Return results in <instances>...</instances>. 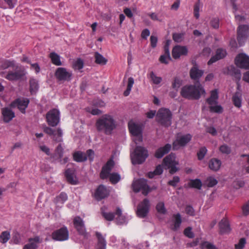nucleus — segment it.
<instances>
[{
	"label": "nucleus",
	"mask_w": 249,
	"mask_h": 249,
	"mask_svg": "<svg viewBox=\"0 0 249 249\" xmlns=\"http://www.w3.org/2000/svg\"><path fill=\"white\" fill-rule=\"evenodd\" d=\"M1 114L5 123H9L15 117V113L8 107L1 108Z\"/></svg>",
	"instance_id": "nucleus-24"
},
{
	"label": "nucleus",
	"mask_w": 249,
	"mask_h": 249,
	"mask_svg": "<svg viewBox=\"0 0 249 249\" xmlns=\"http://www.w3.org/2000/svg\"><path fill=\"white\" fill-rule=\"evenodd\" d=\"M200 248L201 249H217V248L213 244L207 241H204L201 243Z\"/></svg>",
	"instance_id": "nucleus-51"
},
{
	"label": "nucleus",
	"mask_w": 249,
	"mask_h": 249,
	"mask_svg": "<svg viewBox=\"0 0 249 249\" xmlns=\"http://www.w3.org/2000/svg\"><path fill=\"white\" fill-rule=\"evenodd\" d=\"M218 92L217 89L211 91L210 97L206 99V102L210 106L216 105L218 103Z\"/></svg>",
	"instance_id": "nucleus-30"
},
{
	"label": "nucleus",
	"mask_w": 249,
	"mask_h": 249,
	"mask_svg": "<svg viewBox=\"0 0 249 249\" xmlns=\"http://www.w3.org/2000/svg\"><path fill=\"white\" fill-rule=\"evenodd\" d=\"M148 156V151L143 147L137 146L130 157L133 164H141L144 162Z\"/></svg>",
	"instance_id": "nucleus-3"
},
{
	"label": "nucleus",
	"mask_w": 249,
	"mask_h": 249,
	"mask_svg": "<svg viewBox=\"0 0 249 249\" xmlns=\"http://www.w3.org/2000/svg\"><path fill=\"white\" fill-rule=\"evenodd\" d=\"M235 64L237 67L249 70V56L245 53L238 54L235 58Z\"/></svg>",
	"instance_id": "nucleus-13"
},
{
	"label": "nucleus",
	"mask_w": 249,
	"mask_h": 249,
	"mask_svg": "<svg viewBox=\"0 0 249 249\" xmlns=\"http://www.w3.org/2000/svg\"><path fill=\"white\" fill-rule=\"evenodd\" d=\"M69 237V232L67 227L65 226L54 231L52 233V238L55 241H64L67 240Z\"/></svg>",
	"instance_id": "nucleus-9"
},
{
	"label": "nucleus",
	"mask_w": 249,
	"mask_h": 249,
	"mask_svg": "<svg viewBox=\"0 0 249 249\" xmlns=\"http://www.w3.org/2000/svg\"><path fill=\"white\" fill-rule=\"evenodd\" d=\"M134 79L132 77L128 78L127 88L126 89L124 92V96H127L130 94V91L134 84Z\"/></svg>",
	"instance_id": "nucleus-44"
},
{
	"label": "nucleus",
	"mask_w": 249,
	"mask_h": 249,
	"mask_svg": "<svg viewBox=\"0 0 249 249\" xmlns=\"http://www.w3.org/2000/svg\"><path fill=\"white\" fill-rule=\"evenodd\" d=\"M49 57L51 59L52 63L56 66H61L62 65L60 60V56L54 52L51 53Z\"/></svg>",
	"instance_id": "nucleus-37"
},
{
	"label": "nucleus",
	"mask_w": 249,
	"mask_h": 249,
	"mask_svg": "<svg viewBox=\"0 0 249 249\" xmlns=\"http://www.w3.org/2000/svg\"><path fill=\"white\" fill-rule=\"evenodd\" d=\"M150 208V202L147 198H144L137 207V214L140 218H144L147 215Z\"/></svg>",
	"instance_id": "nucleus-10"
},
{
	"label": "nucleus",
	"mask_w": 249,
	"mask_h": 249,
	"mask_svg": "<svg viewBox=\"0 0 249 249\" xmlns=\"http://www.w3.org/2000/svg\"><path fill=\"white\" fill-rule=\"evenodd\" d=\"M94 57L95 59V62L96 64L105 65L107 62V59L98 52L95 53Z\"/></svg>",
	"instance_id": "nucleus-40"
},
{
	"label": "nucleus",
	"mask_w": 249,
	"mask_h": 249,
	"mask_svg": "<svg viewBox=\"0 0 249 249\" xmlns=\"http://www.w3.org/2000/svg\"><path fill=\"white\" fill-rule=\"evenodd\" d=\"M150 40L151 47L153 48H155L157 46V43L158 42L157 37L154 36H150Z\"/></svg>",
	"instance_id": "nucleus-64"
},
{
	"label": "nucleus",
	"mask_w": 249,
	"mask_h": 249,
	"mask_svg": "<svg viewBox=\"0 0 249 249\" xmlns=\"http://www.w3.org/2000/svg\"><path fill=\"white\" fill-rule=\"evenodd\" d=\"M109 195V191L103 185L101 184L98 186L95 190L93 196L97 201H100L107 197Z\"/></svg>",
	"instance_id": "nucleus-17"
},
{
	"label": "nucleus",
	"mask_w": 249,
	"mask_h": 249,
	"mask_svg": "<svg viewBox=\"0 0 249 249\" xmlns=\"http://www.w3.org/2000/svg\"><path fill=\"white\" fill-rule=\"evenodd\" d=\"M10 238V232L8 231L2 232L0 235V240L2 243H6Z\"/></svg>",
	"instance_id": "nucleus-50"
},
{
	"label": "nucleus",
	"mask_w": 249,
	"mask_h": 249,
	"mask_svg": "<svg viewBox=\"0 0 249 249\" xmlns=\"http://www.w3.org/2000/svg\"><path fill=\"white\" fill-rule=\"evenodd\" d=\"M68 199V196L66 193L61 192L59 196L56 197L55 202L56 204L60 203L63 204Z\"/></svg>",
	"instance_id": "nucleus-43"
},
{
	"label": "nucleus",
	"mask_w": 249,
	"mask_h": 249,
	"mask_svg": "<svg viewBox=\"0 0 249 249\" xmlns=\"http://www.w3.org/2000/svg\"><path fill=\"white\" fill-rule=\"evenodd\" d=\"M106 208L104 206L101 208V213L104 219L108 221L113 220L115 216V213L106 212Z\"/></svg>",
	"instance_id": "nucleus-36"
},
{
	"label": "nucleus",
	"mask_w": 249,
	"mask_h": 249,
	"mask_svg": "<svg viewBox=\"0 0 249 249\" xmlns=\"http://www.w3.org/2000/svg\"><path fill=\"white\" fill-rule=\"evenodd\" d=\"M60 111L56 108L49 110L46 115V122L49 125L56 126L60 122Z\"/></svg>",
	"instance_id": "nucleus-7"
},
{
	"label": "nucleus",
	"mask_w": 249,
	"mask_h": 249,
	"mask_svg": "<svg viewBox=\"0 0 249 249\" xmlns=\"http://www.w3.org/2000/svg\"><path fill=\"white\" fill-rule=\"evenodd\" d=\"M179 181L180 178L178 176H174L172 180L168 182V184L173 187H176Z\"/></svg>",
	"instance_id": "nucleus-60"
},
{
	"label": "nucleus",
	"mask_w": 249,
	"mask_h": 249,
	"mask_svg": "<svg viewBox=\"0 0 249 249\" xmlns=\"http://www.w3.org/2000/svg\"><path fill=\"white\" fill-rule=\"evenodd\" d=\"M243 214L244 215L249 214V200L245 203L242 206Z\"/></svg>",
	"instance_id": "nucleus-63"
},
{
	"label": "nucleus",
	"mask_w": 249,
	"mask_h": 249,
	"mask_svg": "<svg viewBox=\"0 0 249 249\" xmlns=\"http://www.w3.org/2000/svg\"><path fill=\"white\" fill-rule=\"evenodd\" d=\"M54 75L59 81H69L72 76L71 72L67 71L66 68L63 67L58 68L55 71Z\"/></svg>",
	"instance_id": "nucleus-12"
},
{
	"label": "nucleus",
	"mask_w": 249,
	"mask_h": 249,
	"mask_svg": "<svg viewBox=\"0 0 249 249\" xmlns=\"http://www.w3.org/2000/svg\"><path fill=\"white\" fill-rule=\"evenodd\" d=\"M156 209L157 212L161 214H165L166 212L164 204L163 202H159L156 205Z\"/></svg>",
	"instance_id": "nucleus-52"
},
{
	"label": "nucleus",
	"mask_w": 249,
	"mask_h": 249,
	"mask_svg": "<svg viewBox=\"0 0 249 249\" xmlns=\"http://www.w3.org/2000/svg\"><path fill=\"white\" fill-rule=\"evenodd\" d=\"M219 151L223 154L228 155L231 153V149L228 145L224 144L220 146Z\"/></svg>",
	"instance_id": "nucleus-55"
},
{
	"label": "nucleus",
	"mask_w": 249,
	"mask_h": 249,
	"mask_svg": "<svg viewBox=\"0 0 249 249\" xmlns=\"http://www.w3.org/2000/svg\"><path fill=\"white\" fill-rule=\"evenodd\" d=\"M227 55L226 51L222 48H219L216 50V53L213 56L208 62V65H211L217 61L224 58Z\"/></svg>",
	"instance_id": "nucleus-23"
},
{
	"label": "nucleus",
	"mask_w": 249,
	"mask_h": 249,
	"mask_svg": "<svg viewBox=\"0 0 249 249\" xmlns=\"http://www.w3.org/2000/svg\"><path fill=\"white\" fill-rule=\"evenodd\" d=\"M159 60L161 63L167 64L169 60H171V57L170 56L168 57L167 55L164 54L160 56Z\"/></svg>",
	"instance_id": "nucleus-61"
},
{
	"label": "nucleus",
	"mask_w": 249,
	"mask_h": 249,
	"mask_svg": "<svg viewBox=\"0 0 249 249\" xmlns=\"http://www.w3.org/2000/svg\"><path fill=\"white\" fill-rule=\"evenodd\" d=\"M114 165V162L112 159L109 160L106 164L102 167L100 178L102 179H106L109 176L110 172Z\"/></svg>",
	"instance_id": "nucleus-21"
},
{
	"label": "nucleus",
	"mask_w": 249,
	"mask_h": 249,
	"mask_svg": "<svg viewBox=\"0 0 249 249\" xmlns=\"http://www.w3.org/2000/svg\"><path fill=\"white\" fill-rule=\"evenodd\" d=\"M42 242V240L39 236L29 239V243L24 246L23 249H36L38 244Z\"/></svg>",
	"instance_id": "nucleus-25"
},
{
	"label": "nucleus",
	"mask_w": 249,
	"mask_h": 249,
	"mask_svg": "<svg viewBox=\"0 0 249 249\" xmlns=\"http://www.w3.org/2000/svg\"><path fill=\"white\" fill-rule=\"evenodd\" d=\"M232 101L235 107L240 108L242 106V94L240 92H236L232 97Z\"/></svg>",
	"instance_id": "nucleus-35"
},
{
	"label": "nucleus",
	"mask_w": 249,
	"mask_h": 249,
	"mask_svg": "<svg viewBox=\"0 0 249 249\" xmlns=\"http://www.w3.org/2000/svg\"><path fill=\"white\" fill-rule=\"evenodd\" d=\"M171 145L166 144L164 146L158 148L155 152V157L158 159L161 158L165 154H167L171 150Z\"/></svg>",
	"instance_id": "nucleus-26"
},
{
	"label": "nucleus",
	"mask_w": 249,
	"mask_h": 249,
	"mask_svg": "<svg viewBox=\"0 0 249 249\" xmlns=\"http://www.w3.org/2000/svg\"><path fill=\"white\" fill-rule=\"evenodd\" d=\"M221 165V162L220 160L216 159L213 158L212 159L209 163V167L211 170L216 171H218Z\"/></svg>",
	"instance_id": "nucleus-34"
},
{
	"label": "nucleus",
	"mask_w": 249,
	"mask_h": 249,
	"mask_svg": "<svg viewBox=\"0 0 249 249\" xmlns=\"http://www.w3.org/2000/svg\"><path fill=\"white\" fill-rule=\"evenodd\" d=\"M172 113L167 108L159 109L156 115L157 122L162 125L168 127L171 124Z\"/></svg>",
	"instance_id": "nucleus-5"
},
{
	"label": "nucleus",
	"mask_w": 249,
	"mask_h": 249,
	"mask_svg": "<svg viewBox=\"0 0 249 249\" xmlns=\"http://www.w3.org/2000/svg\"><path fill=\"white\" fill-rule=\"evenodd\" d=\"M182 85V80L178 77L174 78L172 84V87L176 91L178 90Z\"/></svg>",
	"instance_id": "nucleus-47"
},
{
	"label": "nucleus",
	"mask_w": 249,
	"mask_h": 249,
	"mask_svg": "<svg viewBox=\"0 0 249 249\" xmlns=\"http://www.w3.org/2000/svg\"><path fill=\"white\" fill-rule=\"evenodd\" d=\"M205 93V89L200 83L185 85L180 91V95L188 100H198Z\"/></svg>",
	"instance_id": "nucleus-2"
},
{
	"label": "nucleus",
	"mask_w": 249,
	"mask_h": 249,
	"mask_svg": "<svg viewBox=\"0 0 249 249\" xmlns=\"http://www.w3.org/2000/svg\"><path fill=\"white\" fill-rule=\"evenodd\" d=\"M133 191L138 193L142 191V195L147 196L151 191V189L147 184V180L144 178H140L136 180L132 184Z\"/></svg>",
	"instance_id": "nucleus-6"
},
{
	"label": "nucleus",
	"mask_w": 249,
	"mask_h": 249,
	"mask_svg": "<svg viewBox=\"0 0 249 249\" xmlns=\"http://www.w3.org/2000/svg\"><path fill=\"white\" fill-rule=\"evenodd\" d=\"M55 154H53V155H55V158L57 159H61L63 156L64 149L62 147L61 144L58 145L55 150Z\"/></svg>",
	"instance_id": "nucleus-49"
},
{
	"label": "nucleus",
	"mask_w": 249,
	"mask_h": 249,
	"mask_svg": "<svg viewBox=\"0 0 249 249\" xmlns=\"http://www.w3.org/2000/svg\"><path fill=\"white\" fill-rule=\"evenodd\" d=\"M188 53V49L186 46L176 45L172 50L173 57L176 59L179 58L181 55H186Z\"/></svg>",
	"instance_id": "nucleus-22"
},
{
	"label": "nucleus",
	"mask_w": 249,
	"mask_h": 249,
	"mask_svg": "<svg viewBox=\"0 0 249 249\" xmlns=\"http://www.w3.org/2000/svg\"><path fill=\"white\" fill-rule=\"evenodd\" d=\"M73 223L74 227L78 233L85 238H88L89 234L86 232L84 222L82 219L79 216H76L73 219Z\"/></svg>",
	"instance_id": "nucleus-11"
},
{
	"label": "nucleus",
	"mask_w": 249,
	"mask_h": 249,
	"mask_svg": "<svg viewBox=\"0 0 249 249\" xmlns=\"http://www.w3.org/2000/svg\"><path fill=\"white\" fill-rule=\"evenodd\" d=\"M1 1H4L5 3L8 5V8L12 9L14 7V1L15 0H0V7L2 9H6L7 7L1 3Z\"/></svg>",
	"instance_id": "nucleus-48"
},
{
	"label": "nucleus",
	"mask_w": 249,
	"mask_h": 249,
	"mask_svg": "<svg viewBox=\"0 0 249 249\" xmlns=\"http://www.w3.org/2000/svg\"><path fill=\"white\" fill-rule=\"evenodd\" d=\"M246 241L245 238H242L239 240V243L235 245V249H243L246 244Z\"/></svg>",
	"instance_id": "nucleus-58"
},
{
	"label": "nucleus",
	"mask_w": 249,
	"mask_h": 249,
	"mask_svg": "<svg viewBox=\"0 0 249 249\" xmlns=\"http://www.w3.org/2000/svg\"><path fill=\"white\" fill-rule=\"evenodd\" d=\"M207 149L205 147H201L197 153V156L198 160H201L203 159L206 153Z\"/></svg>",
	"instance_id": "nucleus-53"
},
{
	"label": "nucleus",
	"mask_w": 249,
	"mask_h": 249,
	"mask_svg": "<svg viewBox=\"0 0 249 249\" xmlns=\"http://www.w3.org/2000/svg\"><path fill=\"white\" fill-rule=\"evenodd\" d=\"M84 67V62L81 58H77L74 61L72 65V68L74 70H80Z\"/></svg>",
	"instance_id": "nucleus-42"
},
{
	"label": "nucleus",
	"mask_w": 249,
	"mask_h": 249,
	"mask_svg": "<svg viewBox=\"0 0 249 249\" xmlns=\"http://www.w3.org/2000/svg\"><path fill=\"white\" fill-rule=\"evenodd\" d=\"M73 160L77 162L85 161L87 160L86 154L80 151L74 152L72 154Z\"/></svg>",
	"instance_id": "nucleus-33"
},
{
	"label": "nucleus",
	"mask_w": 249,
	"mask_h": 249,
	"mask_svg": "<svg viewBox=\"0 0 249 249\" xmlns=\"http://www.w3.org/2000/svg\"><path fill=\"white\" fill-rule=\"evenodd\" d=\"M116 126L115 120L109 114L102 115L96 120L95 123L97 130L107 135H111Z\"/></svg>",
	"instance_id": "nucleus-1"
},
{
	"label": "nucleus",
	"mask_w": 249,
	"mask_h": 249,
	"mask_svg": "<svg viewBox=\"0 0 249 249\" xmlns=\"http://www.w3.org/2000/svg\"><path fill=\"white\" fill-rule=\"evenodd\" d=\"M24 75L23 70L17 68L15 71H8L5 77L10 81H17L20 79Z\"/></svg>",
	"instance_id": "nucleus-19"
},
{
	"label": "nucleus",
	"mask_w": 249,
	"mask_h": 249,
	"mask_svg": "<svg viewBox=\"0 0 249 249\" xmlns=\"http://www.w3.org/2000/svg\"><path fill=\"white\" fill-rule=\"evenodd\" d=\"M211 26L214 28L218 29L219 27V20L217 18H213L210 21Z\"/></svg>",
	"instance_id": "nucleus-57"
},
{
	"label": "nucleus",
	"mask_w": 249,
	"mask_h": 249,
	"mask_svg": "<svg viewBox=\"0 0 249 249\" xmlns=\"http://www.w3.org/2000/svg\"><path fill=\"white\" fill-rule=\"evenodd\" d=\"M30 90L32 94H34L36 92L38 89V85L37 81L35 79H31L29 81Z\"/></svg>",
	"instance_id": "nucleus-41"
},
{
	"label": "nucleus",
	"mask_w": 249,
	"mask_h": 249,
	"mask_svg": "<svg viewBox=\"0 0 249 249\" xmlns=\"http://www.w3.org/2000/svg\"><path fill=\"white\" fill-rule=\"evenodd\" d=\"M115 214L117 216L116 220L118 224H122L125 223V217L122 214V210L120 208H117L115 212Z\"/></svg>",
	"instance_id": "nucleus-39"
},
{
	"label": "nucleus",
	"mask_w": 249,
	"mask_h": 249,
	"mask_svg": "<svg viewBox=\"0 0 249 249\" xmlns=\"http://www.w3.org/2000/svg\"><path fill=\"white\" fill-rule=\"evenodd\" d=\"M173 224L171 225V229L173 231H177L180 227L182 223L181 215L178 213L173 215Z\"/></svg>",
	"instance_id": "nucleus-27"
},
{
	"label": "nucleus",
	"mask_w": 249,
	"mask_h": 249,
	"mask_svg": "<svg viewBox=\"0 0 249 249\" xmlns=\"http://www.w3.org/2000/svg\"><path fill=\"white\" fill-rule=\"evenodd\" d=\"M183 36V34L175 33L173 35V39L175 42H179L181 41Z\"/></svg>",
	"instance_id": "nucleus-62"
},
{
	"label": "nucleus",
	"mask_w": 249,
	"mask_h": 249,
	"mask_svg": "<svg viewBox=\"0 0 249 249\" xmlns=\"http://www.w3.org/2000/svg\"><path fill=\"white\" fill-rule=\"evenodd\" d=\"M192 136L189 134L183 135L177 139L173 143V150H177L179 146H184L188 143L191 140Z\"/></svg>",
	"instance_id": "nucleus-18"
},
{
	"label": "nucleus",
	"mask_w": 249,
	"mask_h": 249,
	"mask_svg": "<svg viewBox=\"0 0 249 249\" xmlns=\"http://www.w3.org/2000/svg\"><path fill=\"white\" fill-rule=\"evenodd\" d=\"M29 103V100L28 98H18L10 104V107H17L21 113H25V109Z\"/></svg>",
	"instance_id": "nucleus-15"
},
{
	"label": "nucleus",
	"mask_w": 249,
	"mask_h": 249,
	"mask_svg": "<svg viewBox=\"0 0 249 249\" xmlns=\"http://www.w3.org/2000/svg\"><path fill=\"white\" fill-rule=\"evenodd\" d=\"M65 176L67 181L71 184L76 185L77 183V180L74 178L73 171L70 168L67 169L65 172Z\"/></svg>",
	"instance_id": "nucleus-31"
},
{
	"label": "nucleus",
	"mask_w": 249,
	"mask_h": 249,
	"mask_svg": "<svg viewBox=\"0 0 249 249\" xmlns=\"http://www.w3.org/2000/svg\"><path fill=\"white\" fill-rule=\"evenodd\" d=\"M184 235L190 238H192L194 237V234L192 231V228L190 227L186 228L184 231Z\"/></svg>",
	"instance_id": "nucleus-59"
},
{
	"label": "nucleus",
	"mask_w": 249,
	"mask_h": 249,
	"mask_svg": "<svg viewBox=\"0 0 249 249\" xmlns=\"http://www.w3.org/2000/svg\"><path fill=\"white\" fill-rule=\"evenodd\" d=\"M109 180L112 184H116L121 179V177L119 174L116 173H110L109 175Z\"/></svg>",
	"instance_id": "nucleus-45"
},
{
	"label": "nucleus",
	"mask_w": 249,
	"mask_h": 249,
	"mask_svg": "<svg viewBox=\"0 0 249 249\" xmlns=\"http://www.w3.org/2000/svg\"><path fill=\"white\" fill-rule=\"evenodd\" d=\"M96 236L98 240L96 249H106V241L102 234L99 232H96Z\"/></svg>",
	"instance_id": "nucleus-32"
},
{
	"label": "nucleus",
	"mask_w": 249,
	"mask_h": 249,
	"mask_svg": "<svg viewBox=\"0 0 249 249\" xmlns=\"http://www.w3.org/2000/svg\"><path fill=\"white\" fill-rule=\"evenodd\" d=\"M44 132L50 136H53V139L56 142H60L62 141V131L60 128L56 130L52 129L48 126H46L43 129Z\"/></svg>",
	"instance_id": "nucleus-16"
},
{
	"label": "nucleus",
	"mask_w": 249,
	"mask_h": 249,
	"mask_svg": "<svg viewBox=\"0 0 249 249\" xmlns=\"http://www.w3.org/2000/svg\"><path fill=\"white\" fill-rule=\"evenodd\" d=\"M150 78H151V79L152 80V81H153V82L155 84H160L161 80H162V79L160 77H158V76H157L154 73L153 71H151L150 73Z\"/></svg>",
	"instance_id": "nucleus-56"
},
{
	"label": "nucleus",
	"mask_w": 249,
	"mask_h": 249,
	"mask_svg": "<svg viewBox=\"0 0 249 249\" xmlns=\"http://www.w3.org/2000/svg\"><path fill=\"white\" fill-rule=\"evenodd\" d=\"M229 73L233 76L238 83L241 78V73L240 70L233 66H230L228 68Z\"/></svg>",
	"instance_id": "nucleus-29"
},
{
	"label": "nucleus",
	"mask_w": 249,
	"mask_h": 249,
	"mask_svg": "<svg viewBox=\"0 0 249 249\" xmlns=\"http://www.w3.org/2000/svg\"><path fill=\"white\" fill-rule=\"evenodd\" d=\"M219 233L221 234L228 233L231 231L229 221L226 219H223L219 223Z\"/></svg>",
	"instance_id": "nucleus-28"
},
{
	"label": "nucleus",
	"mask_w": 249,
	"mask_h": 249,
	"mask_svg": "<svg viewBox=\"0 0 249 249\" xmlns=\"http://www.w3.org/2000/svg\"><path fill=\"white\" fill-rule=\"evenodd\" d=\"M188 185L190 188L200 190L201 188L202 184L201 181L199 179L196 178L195 179H191Z\"/></svg>",
	"instance_id": "nucleus-38"
},
{
	"label": "nucleus",
	"mask_w": 249,
	"mask_h": 249,
	"mask_svg": "<svg viewBox=\"0 0 249 249\" xmlns=\"http://www.w3.org/2000/svg\"><path fill=\"white\" fill-rule=\"evenodd\" d=\"M209 110L211 112L222 113L223 112V108L220 105L217 104L215 106H210L209 107Z\"/></svg>",
	"instance_id": "nucleus-46"
},
{
	"label": "nucleus",
	"mask_w": 249,
	"mask_h": 249,
	"mask_svg": "<svg viewBox=\"0 0 249 249\" xmlns=\"http://www.w3.org/2000/svg\"><path fill=\"white\" fill-rule=\"evenodd\" d=\"M249 35V25H240L237 30V39L240 46H242Z\"/></svg>",
	"instance_id": "nucleus-8"
},
{
	"label": "nucleus",
	"mask_w": 249,
	"mask_h": 249,
	"mask_svg": "<svg viewBox=\"0 0 249 249\" xmlns=\"http://www.w3.org/2000/svg\"><path fill=\"white\" fill-rule=\"evenodd\" d=\"M163 164L167 168L170 169L169 172L171 174H173L178 171V168L176 167L178 163L175 161V157L172 154H169L163 159Z\"/></svg>",
	"instance_id": "nucleus-14"
},
{
	"label": "nucleus",
	"mask_w": 249,
	"mask_h": 249,
	"mask_svg": "<svg viewBox=\"0 0 249 249\" xmlns=\"http://www.w3.org/2000/svg\"><path fill=\"white\" fill-rule=\"evenodd\" d=\"M204 73V71L199 70L196 64H195L190 69L189 71L190 77L191 79L196 81V83H199V80Z\"/></svg>",
	"instance_id": "nucleus-20"
},
{
	"label": "nucleus",
	"mask_w": 249,
	"mask_h": 249,
	"mask_svg": "<svg viewBox=\"0 0 249 249\" xmlns=\"http://www.w3.org/2000/svg\"><path fill=\"white\" fill-rule=\"evenodd\" d=\"M128 127L130 134L134 137L133 141L137 144L142 141V126L132 121L128 123Z\"/></svg>",
	"instance_id": "nucleus-4"
},
{
	"label": "nucleus",
	"mask_w": 249,
	"mask_h": 249,
	"mask_svg": "<svg viewBox=\"0 0 249 249\" xmlns=\"http://www.w3.org/2000/svg\"><path fill=\"white\" fill-rule=\"evenodd\" d=\"M206 183L208 187H213L217 184L218 181L214 178L210 177L207 178Z\"/></svg>",
	"instance_id": "nucleus-54"
}]
</instances>
